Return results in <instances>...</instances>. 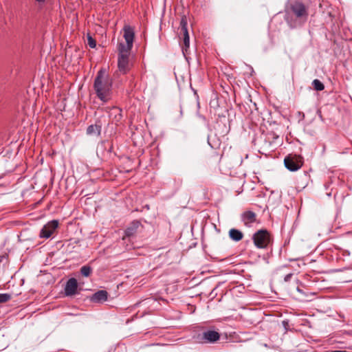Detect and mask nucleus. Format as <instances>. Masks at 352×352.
I'll use <instances>...</instances> for the list:
<instances>
[{
  "mask_svg": "<svg viewBox=\"0 0 352 352\" xmlns=\"http://www.w3.org/2000/svg\"><path fill=\"white\" fill-rule=\"evenodd\" d=\"M262 138H263L265 144L266 145L272 146L276 144L277 140L279 136L272 131H267L265 133H263Z\"/></svg>",
  "mask_w": 352,
  "mask_h": 352,
  "instance_id": "nucleus-14",
  "label": "nucleus"
},
{
  "mask_svg": "<svg viewBox=\"0 0 352 352\" xmlns=\"http://www.w3.org/2000/svg\"><path fill=\"white\" fill-rule=\"evenodd\" d=\"M108 295L106 290H99L90 296V300L95 303H102L107 300Z\"/></svg>",
  "mask_w": 352,
  "mask_h": 352,
  "instance_id": "nucleus-13",
  "label": "nucleus"
},
{
  "mask_svg": "<svg viewBox=\"0 0 352 352\" xmlns=\"http://www.w3.org/2000/svg\"><path fill=\"white\" fill-rule=\"evenodd\" d=\"M107 352H111V351H110V350H108Z\"/></svg>",
  "mask_w": 352,
  "mask_h": 352,
  "instance_id": "nucleus-28",
  "label": "nucleus"
},
{
  "mask_svg": "<svg viewBox=\"0 0 352 352\" xmlns=\"http://www.w3.org/2000/svg\"><path fill=\"white\" fill-rule=\"evenodd\" d=\"M254 245L259 249H265L272 243V234L266 229H261L252 236Z\"/></svg>",
  "mask_w": 352,
  "mask_h": 352,
  "instance_id": "nucleus-3",
  "label": "nucleus"
},
{
  "mask_svg": "<svg viewBox=\"0 0 352 352\" xmlns=\"http://www.w3.org/2000/svg\"><path fill=\"white\" fill-rule=\"evenodd\" d=\"M241 219L246 226H250L256 221V213L251 210L245 211L241 214Z\"/></svg>",
  "mask_w": 352,
  "mask_h": 352,
  "instance_id": "nucleus-15",
  "label": "nucleus"
},
{
  "mask_svg": "<svg viewBox=\"0 0 352 352\" xmlns=\"http://www.w3.org/2000/svg\"><path fill=\"white\" fill-rule=\"evenodd\" d=\"M124 38L126 41V44L120 43L118 45V48L121 49V46L124 47V50L131 51L133 47V41L135 38V32L133 28L130 25H126L123 28Z\"/></svg>",
  "mask_w": 352,
  "mask_h": 352,
  "instance_id": "nucleus-8",
  "label": "nucleus"
},
{
  "mask_svg": "<svg viewBox=\"0 0 352 352\" xmlns=\"http://www.w3.org/2000/svg\"><path fill=\"white\" fill-rule=\"evenodd\" d=\"M187 18L186 16H183L180 21L178 33L179 38L183 40V53L187 52L190 47V38L187 28Z\"/></svg>",
  "mask_w": 352,
  "mask_h": 352,
  "instance_id": "nucleus-6",
  "label": "nucleus"
},
{
  "mask_svg": "<svg viewBox=\"0 0 352 352\" xmlns=\"http://www.w3.org/2000/svg\"><path fill=\"white\" fill-rule=\"evenodd\" d=\"M224 129H223L221 130V133H224V132H227L228 131V129H227V127H226V125L224 124V126H223Z\"/></svg>",
  "mask_w": 352,
  "mask_h": 352,
  "instance_id": "nucleus-24",
  "label": "nucleus"
},
{
  "mask_svg": "<svg viewBox=\"0 0 352 352\" xmlns=\"http://www.w3.org/2000/svg\"><path fill=\"white\" fill-rule=\"evenodd\" d=\"M112 80L109 78L104 69H100L94 79V89L97 97L102 102H107L111 98Z\"/></svg>",
  "mask_w": 352,
  "mask_h": 352,
  "instance_id": "nucleus-2",
  "label": "nucleus"
},
{
  "mask_svg": "<svg viewBox=\"0 0 352 352\" xmlns=\"http://www.w3.org/2000/svg\"><path fill=\"white\" fill-rule=\"evenodd\" d=\"M312 85L314 89L316 91H322L324 89V85H323V83L318 79H315L313 80Z\"/></svg>",
  "mask_w": 352,
  "mask_h": 352,
  "instance_id": "nucleus-18",
  "label": "nucleus"
},
{
  "mask_svg": "<svg viewBox=\"0 0 352 352\" xmlns=\"http://www.w3.org/2000/svg\"><path fill=\"white\" fill-rule=\"evenodd\" d=\"M222 155H223L222 153L217 151H213L211 157H214L215 161H217V162H219L222 157Z\"/></svg>",
  "mask_w": 352,
  "mask_h": 352,
  "instance_id": "nucleus-22",
  "label": "nucleus"
},
{
  "mask_svg": "<svg viewBox=\"0 0 352 352\" xmlns=\"http://www.w3.org/2000/svg\"><path fill=\"white\" fill-rule=\"evenodd\" d=\"M229 236L234 241H239L243 237V234L240 230L232 228L229 231Z\"/></svg>",
  "mask_w": 352,
  "mask_h": 352,
  "instance_id": "nucleus-17",
  "label": "nucleus"
},
{
  "mask_svg": "<svg viewBox=\"0 0 352 352\" xmlns=\"http://www.w3.org/2000/svg\"><path fill=\"white\" fill-rule=\"evenodd\" d=\"M78 282L74 278H69L65 285V295L66 296H72L77 294Z\"/></svg>",
  "mask_w": 352,
  "mask_h": 352,
  "instance_id": "nucleus-11",
  "label": "nucleus"
},
{
  "mask_svg": "<svg viewBox=\"0 0 352 352\" xmlns=\"http://www.w3.org/2000/svg\"><path fill=\"white\" fill-rule=\"evenodd\" d=\"M220 333L214 329H208L204 330L197 336L199 342L203 344H211L217 342L220 339Z\"/></svg>",
  "mask_w": 352,
  "mask_h": 352,
  "instance_id": "nucleus-7",
  "label": "nucleus"
},
{
  "mask_svg": "<svg viewBox=\"0 0 352 352\" xmlns=\"http://www.w3.org/2000/svg\"><path fill=\"white\" fill-rule=\"evenodd\" d=\"M146 208L147 209H149V206H148V205H146Z\"/></svg>",
  "mask_w": 352,
  "mask_h": 352,
  "instance_id": "nucleus-27",
  "label": "nucleus"
},
{
  "mask_svg": "<svg viewBox=\"0 0 352 352\" xmlns=\"http://www.w3.org/2000/svg\"><path fill=\"white\" fill-rule=\"evenodd\" d=\"M58 220H52L49 221L46 225L43 226L41 229L39 236L41 238H50L58 226Z\"/></svg>",
  "mask_w": 352,
  "mask_h": 352,
  "instance_id": "nucleus-10",
  "label": "nucleus"
},
{
  "mask_svg": "<svg viewBox=\"0 0 352 352\" xmlns=\"http://www.w3.org/2000/svg\"><path fill=\"white\" fill-rule=\"evenodd\" d=\"M87 44L91 48H95L96 46V40L89 34H87Z\"/></svg>",
  "mask_w": 352,
  "mask_h": 352,
  "instance_id": "nucleus-20",
  "label": "nucleus"
},
{
  "mask_svg": "<svg viewBox=\"0 0 352 352\" xmlns=\"http://www.w3.org/2000/svg\"><path fill=\"white\" fill-rule=\"evenodd\" d=\"M140 228H143L140 221L133 220L124 230V234L127 237L134 236Z\"/></svg>",
  "mask_w": 352,
  "mask_h": 352,
  "instance_id": "nucleus-12",
  "label": "nucleus"
},
{
  "mask_svg": "<svg viewBox=\"0 0 352 352\" xmlns=\"http://www.w3.org/2000/svg\"><path fill=\"white\" fill-rule=\"evenodd\" d=\"M219 121L217 122V126H220L219 124Z\"/></svg>",
  "mask_w": 352,
  "mask_h": 352,
  "instance_id": "nucleus-26",
  "label": "nucleus"
},
{
  "mask_svg": "<svg viewBox=\"0 0 352 352\" xmlns=\"http://www.w3.org/2000/svg\"><path fill=\"white\" fill-rule=\"evenodd\" d=\"M302 156L296 154H289L284 159V164L286 168L290 171H296L303 165Z\"/></svg>",
  "mask_w": 352,
  "mask_h": 352,
  "instance_id": "nucleus-5",
  "label": "nucleus"
},
{
  "mask_svg": "<svg viewBox=\"0 0 352 352\" xmlns=\"http://www.w3.org/2000/svg\"><path fill=\"white\" fill-rule=\"evenodd\" d=\"M110 118H112L113 121L118 122L122 118V109L117 107H112L109 113Z\"/></svg>",
  "mask_w": 352,
  "mask_h": 352,
  "instance_id": "nucleus-16",
  "label": "nucleus"
},
{
  "mask_svg": "<svg viewBox=\"0 0 352 352\" xmlns=\"http://www.w3.org/2000/svg\"><path fill=\"white\" fill-rule=\"evenodd\" d=\"M11 299V295L9 294H0V303L9 301Z\"/></svg>",
  "mask_w": 352,
  "mask_h": 352,
  "instance_id": "nucleus-21",
  "label": "nucleus"
},
{
  "mask_svg": "<svg viewBox=\"0 0 352 352\" xmlns=\"http://www.w3.org/2000/svg\"><path fill=\"white\" fill-rule=\"evenodd\" d=\"M287 21L292 28L302 25L308 19V7L299 0L289 2L286 8Z\"/></svg>",
  "mask_w": 352,
  "mask_h": 352,
  "instance_id": "nucleus-1",
  "label": "nucleus"
},
{
  "mask_svg": "<svg viewBox=\"0 0 352 352\" xmlns=\"http://www.w3.org/2000/svg\"><path fill=\"white\" fill-rule=\"evenodd\" d=\"M36 1L38 3H44L45 0H36Z\"/></svg>",
  "mask_w": 352,
  "mask_h": 352,
  "instance_id": "nucleus-25",
  "label": "nucleus"
},
{
  "mask_svg": "<svg viewBox=\"0 0 352 352\" xmlns=\"http://www.w3.org/2000/svg\"><path fill=\"white\" fill-rule=\"evenodd\" d=\"M107 123V122L105 117H101L97 119L95 124H91L87 127V134L89 135H96L97 136H100L102 126Z\"/></svg>",
  "mask_w": 352,
  "mask_h": 352,
  "instance_id": "nucleus-9",
  "label": "nucleus"
},
{
  "mask_svg": "<svg viewBox=\"0 0 352 352\" xmlns=\"http://www.w3.org/2000/svg\"><path fill=\"white\" fill-rule=\"evenodd\" d=\"M92 269L89 265H84L80 268V273L82 276L87 277L91 273Z\"/></svg>",
  "mask_w": 352,
  "mask_h": 352,
  "instance_id": "nucleus-19",
  "label": "nucleus"
},
{
  "mask_svg": "<svg viewBox=\"0 0 352 352\" xmlns=\"http://www.w3.org/2000/svg\"><path fill=\"white\" fill-rule=\"evenodd\" d=\"M292 276H293V274H292V273H289V274H287V275L284 277V280H285V282H288V281L291 279V278L292 277Z\"/></svg>",
  "mask_w": 352,
  "mask_h": 352,
  "instance_id": "nucleus-23",
  "label": "nucleus"
},
{
  "mask_svg": "<svg viewBox=\"0 0 352 352\" xmlns=\"http://www.w3.org/2000/svg\"><path fill=\"white\" fill-rule=\"evenodd\" d=\"M118 67L119 71L122 74H127L131 69V65L129 63V55L131 51L124 50V47L122 45L121 49L118 48Z\"/></svg>",
  "mask_w": 352,
  "mask_h": 352,
  "instance_id": "nucleus-4",
  "label": "nucleus"
}]
</instances>
